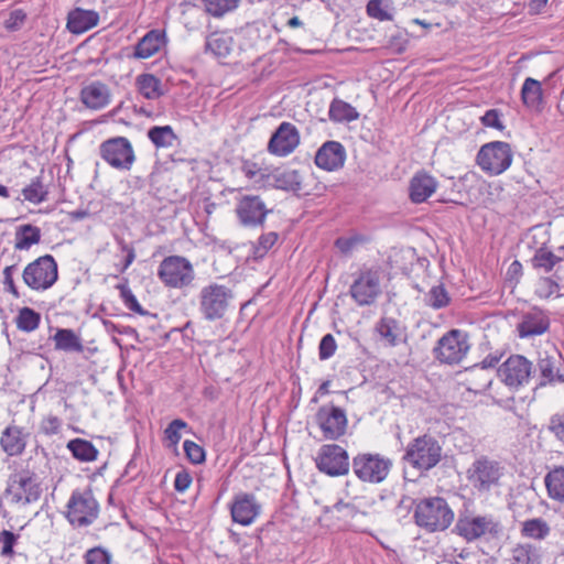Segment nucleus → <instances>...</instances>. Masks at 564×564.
Returning <instances> with one entry per match:
<instances>
[{"instance_id":"1","label":"nucleus","mask_w":564,"mask_h":564,"mask_svg":"<svg viewBox=\"0 0 564 564\" xmlns=\"http://www.w3.org/2000/svg\"><path fill=\"white\" fill-rule=\"evenodd\" d=\"M414 519L427 532L444 531L452 524L454 512L444 498H424L415 506Z\"/></svg>"},{"instance_id":"2","label":"nucleus","mask_w":564,"mask_h":564,"mask_svg":"<svg viewBox=\"0 0 564 564\" xmlns=\"http://www.w3.org/2000/svg\"><path fill=\"white\" fill-rule=\"evenodd\" d=\"M42 491L35 473L22 469L10 475L3 497L10 505L22 508L39 501Z\"/></svg>"},{"instance_id":"3","label":"nucleus","mask_w":564,"mask_h":564,"mask_svg":"<svg viewBox=\"0 0 564 564\" xmlns=\"http://www.w3.org/2000/svg\"><path fill=\"white\" fill-rule=\"evenodd\" d=\"M66 507V519L75 528L93 524L99 514V503L89 488L74 490Z\"/></svg>"},{"instance_id":"4","label":"nucleus","mask_w":564,"mask_h":564,"mask_svg":"<svg viewBox=\"0 0 564 564\" xmlns=\"http://www.w3.org/2000/svg\"><path fill=\"white\" fill-rule=\"evenodd\" d=\"M232 291L218 283H210L199 291V312L208 322L221 319L232 299Z\"/></svg>"},{"instance_id":"5","label":"nucleus","mask_w":564,"mask_h":564,"mask_svg":"<svg viewBox=\"0 0 564 564\" xmlns=\"http://www.w3.org/2000/svg\"><path fill=\"white\" fill-rule=\"evenodd\" d=\"M392 467L390 458L378 453H359L351 460L355 476L364 482L380 484L389 475Z\"/></svg>"},{"instance_id":"6","label":"nucleus","mask_w":564,"mask_h":564,"mask_svg":"<svg viewBox=\"0 0 564 564\" xmlns=\"http://www.w3.org/2000/svg\"><path fill=\"white\" fill-rule=\"evenodd\" d=\"M158 276L167 288L183 289L192 284L195 279V271L186 258L169 256L161 261Z\"/></svg>"},{"instance_id":"7","label":"nucleus","mask_w":564,"mask_h":564,"mask_svg":"<svg viewBox=\"0 0 564 564\" xmlns=\"http://www.w3.org/2000/svg\"><path fill=\"white\" fill-rule=\"evenodd\" d=\"M22 279L34 291H45L53 286L58 279L57 263L53 256L45 254L29 263Z\"/></svg>"},{"instance_id":"8","label":"nucleus","mask_w":564,"mask_h":564,"mask_svg":"<svg viewBox=\"0 0 564 564\" xmlns=\"http://www.w3.org/2000/svg\"><path fill=\"white\" fill-rule=\"evenodd\" d=\"M503 467L487 456L477 458L467 470V479L478 492H488L500 485Z\"/></svg>"},{"instance_id":"9","label":"nucleus","mask_w":564,"mask_h":564,"mask_svg":"<svg viewBox=\"0 0 564 564\" xmlns=\"http://www.w3.org/2000/svg\"><path fill=\"white\" fill-rule=\"evenodd\" d=\"M442 448L432 436H420L409 444L404 460L413 467L429 470L441 459Z\"/></svg>"},{"instance_id":"10","label":"nucleus","mask_w":564,"mask_h":564,"mask_svg":"<svg viewBox=\"0 0 564 564\" xmlns=\"http://www.w3.org/2000/svg\"><path fill=\"white\" fill-rule=\"evenodd\" d=\"M512 163V151L509 143L494 141L484 144L477 154V164L490 175L503 173Z\"/></svg>"},{"instance_id":"11","label":"nucleus","mask_w":564,"mask_h":564,"mask_svg":"<svg viewBox=\"0 0 564 564\" xmlns=\"http://www.w3.org/2000/svg\"><path fill=\"white\" fill-rule=\"evenodd\" d=\"M535 372L533 362L519 354L509 356L497 370L501 381L509 387L530 384Z\"/></svg>"},{"instance_id":"12","label":"nucleus","mask_w":564,"mask_h":564,"mask_svg":"<svg viewBox=\"0 0 564 564\" xmlns=\"http://www.w3.org/2000/svg\"><path fill=\"white\" fill-rule=\"evenodd\" d=\"M314 460L317 469L330 477L345 476L349 473V456L340 445H322Z\"/></svg>"},{"instance_id":"13","label":"nucleus","mask_w":564,"mask_h":564,"mask_svg":"<svg viewBox=\"0 0 564 564\" xmlns=\"http://www.w3.org/2000/svg\"><path fill=\"white\" fill-rule=\"evenodd\" d=\"M99 155L110 166L123 171H129L135 161L132 144L126 137H115L101 142Z\"/></svg>"},{"instance_id":"14","label":"nucleus","mask_w":564,"mask_h":564,"mask_svg":"<svg viewBox=\"0 0 564 564\" xmlns=\"http://www.w3.org/2000/svg\"><path fill=\"white\" fill-rule=\"evenodd\" d=\"M381 274L379 270H361L349 289L351 299L359 306L372 305L381 294Z\"/></svg>"},{"instance_id":"15","label":"nucleus","mask_w":564,"mask_h":564,"mask_svg":"<svg viewBox=\"0 0 564 564\" xmlns=\"http://www.w3.org/2000/svg\"><path fill=\"white\" fill-rule=\"evenodd\" d=\"M455 531L466 541L471 542L487 534L498 535L501 525L492 516H459Z\"/></svg>"},{"instance_id":"16","label":"nucleus","mask_w":564,"mask_h":564,"mask_svg":"<svg viewBox=\"0 0 564 564\" xmlns=\"http://www.w3.org/2000/svg\"><path fill=\"white\" fill-rule=\"evenodd\" d=\"M270 212L259 195H241L235 207L239 224L247 228L263 226Z\"/></svg>"},{"instance_id":"17","label":"nucleus","mask_w":564,"mask_h":564,"mask_svg":"<svg viewBox=\"0 0 564 564\" xmlns=\"http://www.w3.org/2000/svg\"><path fill=\"white\" fill-rule=\"evenodd\" d=\"M468 349L466 336L459 330L453 329L438 340L435 355L441 362L454 365L463 360Z\"/></svg>"},{"instance_id":"18","label":"nucleus","mask_w":564,"mask_h":564,"mask_svg":"<svg viewBox=\"0 0 564 564\" xmlns=\"http://www.w3.org/2000/svg\"><path fill=\"white\" fill-rule=\"evenodd\" d=\"M560 366L561 358L556 354L540 352L536 366H534L536 370L533 378L535 388L564 384V375L561 372Z\"/></svg>"},{"instance_id":"19","label":"nucleus","mask_w":564,"mask_h":564,"mask_svg":"<svg viewBox=\"0 0 564 564\" xmlns=\"http://www.w3.org/2000/svg\"><path fill=\"white\" fill-rule=\"evenodd\" d=\"M550 326L551 319L549 313L542 308L532 307L521 314L520 321L516 326V332L519 338L528 339L547 333Z\"/></svg>"},{"instance_id":"20","label":"nucleus","mask_w":564,"mask_h":564,"mask_svg":"<svg viewBox=\"0 0 564 564\" xmlns=\"http://www.w3.org/2000/svg\"><path fill=\"white\" fill-rule=\"evenodd\" d=\"M300 144V132L291 122H282L272 133L268 151L278 156H286Z\"/></svg>"},{"instance_id":"21","label":"nucleus","mask_w":564,"mask_h":564,"mask_svg":"<svg viewBox=\"0 0 564 564\" xmlns=\"http://www.w3.org/2000/svg\"><path fill=\"white\" fill-rule=\"evenodd\" d=\"M317 421L327 440H338L347 429L345 412L338 406H323L317 412Z\"/></svg>"},{"instance_id":"22","label":"nucleus","mask_w":564,"mask_h":564,"mask_svg":"<svg viewBox=\"0 0 564 564\" xmlns=\"http://www.w3.org/2000/svg\"><path fill=\"white\" fill-rule=\"evenodd\" d=\"M261 512V505L254 495L241 492L235 496L230 506L232 521L241 525H250Z\"/></svg>"},{"instance_id":"23","label":"nucleus","mask_w":564,"mask_h":564,"mask_svg":"<svg viewBox=\"0 0 564 564\" xmlns=\"http://www.w3.org/2000/svg\"><path fill=\"white\" fill-rule=\"evenodd\" d=\"M346 150L338 141H326L315 154V164L325 171H337L344 166Z\"/></svg>"},{"instance_id":"24","label":"nucleus","mask_w":564,"mask_h":564,"mask_svg":"<svg viewBox=\"0 0 564 564\" xmlns=\"http://www.w3.org/2000/svg\"><path fill=\"white\" fill-rule=\"evenodd\" d=\"M437 185V181L425 171L415 173L409 186L411 202L415 204L425 202L435 193Z\"/></svg>"},{"instance_id":"25","label":"nucleus","mask_w":564,"mask_h":564,"mask_svg":"<svg viewBox=\"0 0 564 564\" xmlns=\"http://www.w3.org/2000/svg\"><path fill=\"white\" fill-rule=\"evenodd\" d=\"M166 43L165 32L159 29L149 31L134 46L133 57L138 59L150 58Z\"/></svg>"},{"instance_id":"26","label":"nucleus","mask_w":564,"mask_h":564,"mask_svg":"<svg viewBox=\"0 0 564 564\" xmlns=\"http://www.w3.org/2000/svg\"><path fill=\"white\" fill-rule=\"evenodd\" d=\"M82 102L94 110L101 109L110 102V90L101 82H93L83 87L80 91Z\"/></svg>"},{"instance_id":"27","label":"nucleus","mask_w":564,"mask_h":564,"mask_svg":"<svg viewBox=\"0 0 564 564\" xmlns=\"http://www.w3.org/2000/svg\"><path fill=\"white\" fill-rule=\"evenodd\" d=\"M98 22V12L76 8L68 13L67 29L74 34H80L96 26Z\"/></svg>"},{"instance_id":"28","label":"nucleus","mask_w":564,"mask_h":564,"mask_svg":"<svg viewBox=\"0 0 564 564\" xmlns=\"http://www.w3.org/2000/svg\"><path fill=\"white\" fill-rule=\"evenodd\" d=\"M0 444L3 451L10 455H20L26 445L22 429L15 425L8 426L1 435Z\"/></svg>"},{"instance_id":"29","label":"nucleus","mask_w":564,"mask_h":564,"mask_svg":"<svg viewBox=\"0 0 564 564\" xmlns=\"http://www.w3.org/2000/svg\"><path fill=\"white\" fill-rule=\"evenodd\" d=\"M53 340L56 350L66 352H83L84 350L80 337L70 328H57Z\"/></svg>"},{"instance_id":"30","label":"nucleus","mask_w":564,"mask_h":564,"mask_svg":"<svg viewBox=\"0 0 564 564\" xmlns=\"http://www.w3.org/2000/svg\"><path fill=\"white\" fill-rule=\"evenodd\" d=\"M139 93L147 99L155 100L164 95L162 82L153 74H140L135 78Z\"/></svg>"},{"instance_id":"31","label":"nucleus","mask_w":564,"mask_h":564,"mask_svg":"<svg viewBox=\"0 0 564 564\" xmlns=\"http://www.w3.org/2000/svg\"><path fill=\"white\" fill-rule=\"evenodd\" d=\"M41 241V229L31 224H23L17 227L14 234V249L29 250Z\"/></svg>"},{"instance_id":"32","label":"nucleus","mask_w":564,"mask_h":564,"mask_svg":"<svg viewBox=\"0 0 564 564\" xmlns=\"http://www.w3.org/2000/svg\"><path fill=\"white\" fill-rule=\"evenodd\" d=\"M376 330L389 346L394 347L401 341L402 328L393 317H381L376 325Z\"/></svg>"},{"instance_id":"33","label":"nucleus","mask_w":564,"mask_h":564,"mask_svg":"<svg viewBox=\"0 0 564 564\" xmlns=\"http://www.w3.org/2000/svg\"><path fill=\"white\" fill-rule=\"evenodd\" d=\"M521 99L528 108L540 109L543 102L541 83L531 77L525 78L521 88Z\"/></svg>"},{"instance_id":"34","label":"nucleus","mask_w":564,"mask_h":564,"mask_svg":"<svg viewBox=\"0 0 564 564\" xmlns=\"http://www.w3.org/2000/svg\"><path fill=\"white\" fill-rule=\"evenodd\" d=\"M234 40L224 33H213L205 42V52L216 57H227L232 50Z\"/></svg>"},{"instance_id":"35","label":"nucleus","mask_w":564,"mask_h":564,"mask_svg":"<svg viewBox=\"0 0 564 564\" xmlns=\"http://www.w3.org/2000/svg\"><path fill=\"white\" fill-rule=\"evenodd\" d=\"M561 261H563L561 253L555 254L545 245L538 248L531 258L532 267L535 270L543 271L544 273H550Z\"/></svg>"},{"instance_id":"36","label":"nucleus","mask_w":564,"mask_h":564,"mask_svg":"<svg viewBox=\"0 0 564 564\" xmlns=\"http://www.w3.org/2000/svg\"><path fill=\"white\" fill-rule=\"evenodd\" d=\"M544 481L549 496L554 500L564 502V467H556L549 471Z\"/></svg>"},{"instance_id":"37","label":"nucleus","mask_w":564,"mask_h":564,"mask_svg":"<svg viewBox=\"0 0 564 564\" xmlns=\"http://www.w3.org/2000/svg\"><path fill=\"white\" fill-rule=\"evenodd\" d=\"M148 138L156 148H171L177 135L171 126H154L148 130Z\"/></svg>"},{"instance_id":"38","label":"nucleus","mask_w":564,"mask_h":564,"mask_svg":"<svg viewBox=\"0 0 564 564\" xmlns=\"http://www.w3.org/2000/svg\"><path fill=\"white\" fill-rule=\"evenodd\" d=\"M328 115L329 119L335 122H349L358 119L359 117V113L350 104L340 99H334L332 101Z\"/></svg>"},{"instance_id":"39","label":"nucleus","mask_w":564,"mask_h":564,"mask_svg":"<svg viewBox=\"0 0 564 564\" xmlns=\"http://www.w3.org/2000/svg\"><path fill=\"white\" fill-rule=\"evenodd\" d=\"M274 187L284 191H302V176L296 170H284L273 175Z\"/></svg>"},{"instance_id":"40","label":"nucleus","mask_w":564,"mask_h":564,"mask_svg":"<svg viewBox=\"0 0 564 564\" xmlns=\"http://www.w3.org/2000/svg\"><path fill=\"white\" fill-rule=\"evenodd\" d=\"M67 448L72 452L75 458L82 462H93L98 455V451L93 443L83 438L69 441Z\"/></svg>"},{"instance_id":"41","label":"nucleus","mask_w":564,"mask_h":564,"mask_svg":"<svg viewBox=\"0 0 564 564\" xmlns=\"http://www.w3.org/2000/svg\"><path fill=\"white\" fill-rule=\"evenodd\" d=\"M538 549L531 544H518L511 552V564H539Z\"/></svg>"},{"instance_id":"42","label":"nucleus","mask_w":564,"mask_h":564,"mask_svg":"<svg viewBox=\"0 0 564 564\" xmlns=\"http://www.w3.org/2000/svg\"><path fill=\"white\" fill-rule=\"evenodd\" d=\"M40 322V313L26 306L22 307L15 317L17 327L25 333L35 330L39 327Z\"/></svg>"},{"instance_id":"43","label":"nucleus","mask_w":564,"mask_h":564,"mask_svg":"<svg viewBox=\"0 0 564 564\" xmlns=\"http://www.w3.org/2000/svg\"><path fill=\"white\" fill-rule=\"evenodd\" d=\"M425 303L427 306L434 310H441L449 305L451 295L445 286L440 283L433 285L425 295Z\"/></svg>"},{"instance_id":"44","label":"nucleus","mask_w":564,"mask_h":564,"mask_svg":"<svg viewBox=\"0 0 564 564\" xmlns=\"http://www.w3.org/2000/svg\"><path fill=\"white\" fill-rule=\"evenodd\" d=\"M22 195L25 200L32 204H41L47 199V191L44 188L42 178L36 176L31 180V183L22 189Z\"/></svg>"},{"instance_id":"45","label":"nucleus","mask_w":564,"mask_h":564,"mask_svg":"<svg viewBox=\"0 0 564 564\" xmlns=\"http://www.w3.org/2000/svg\"><path fill=\"white\" fill-rule=\"evenodd\" d=\"M521 532L524 536L541 540L549 534L550 528L544 520L536 518L524 521Z\"/></svg>"},{"instance_id":"46","label":"nucleus","mask_w":564,"mask_h":564,"mask_svg":"<svg viewBox=\"0 0 564 564\" xmlns=\"http://www.w3.org/2000/svg\"><path fill=\"white\" fill-rule=\"evenodd\" d=\"M532 400H533V395H531V397L524 395V397H519V401H517L514 393H512L511 395H508L506 399L497 400V403L500 406L512 411L519 417H522L527 410V406L529 405V403Z\"/></svg>"},{"instance_id":"47","label":"nucleus","mask_w":564,"mask_h":564,"mask_svg":"<svg viewBox=\"0 0 564 564\" xmlns=\"http://www.w3.org/2000/svg\"><path fill=\"white\" fill-rule=\"evenodd\" d=\"M206 11L213 17H223L235 10L239 0H203Z\"/></svg>"},{"instance_id":"48","label":"nucleus","mask_w":564,"mask_h":564,"mask_svg":"<svg viewBox=\"0 0 564 564\" xmlns=\"http://www.w3.org/2000/svg\"><path fill=\"white\" fill-rule=\"evenodd\" d=\"M278 238L279 236L274 231L261 235L257 245L253 247V257L256 259L263 258L267 252L275 245Z\"/></svg>"},{"instance_id":"49","label":"nucleus","mask_w":564,"mask_h":564,"mask_svg":"<svg viewBox=\"0 0 564 564\" xmlns=\"http://www.w3.org/2000/svg\"><path fill=\"white\" fill-rule=\"evenodd\" d=\"M117 288L120 291V297L123 301L127 308L140 315H149V313L144 311L142 306L139 304L137 297L134 296V294L132 293L128 285L119 284Z\"/></svg>"},{"instance_id":"50","label":"nucleus","mask_w":564,"mask_h":564,"mask_svg":"<svg viewBox=\"0 0 564 564\" xmlns=\"http://www.w3.org/2000/svg\"><path fill=\"white\" fill-rule=\"evenodd\" d=\"M560 290L558 283L550 276L540 278L536 288L535 295L540 299H550Z\"/></svg>"},{"instance_id":"51","label":"nucleus","mask_w":564,"mask_h":564,"mask_svg":"<svg viewBox=\"0 0 564 564\" xmlns=\"http://www.w3.org/2000/svg\"><path fill=\"white\" fill-rule=\"evenodd\" d=\"M84 558L85 564H111V554L100 546L89 549Z\"/></svg>"},{"instance_id":"52","label":"nucleus","mask_w":564,"mask_h":564,"mask_svg":"<svg viewBox=\"0 0 564 564\" xmlns=\"http://www.w3.org/2000/svg\"><path fill=\"white\" fill-rule=\"evenodd\" d=\"M19 540V534H15L12 531L3 530L0 533V543H1V555L4 557H11L14 554L13 547Z\"/></svg>"},{"instance_id":"53","label":"nucleus","mask_w":564,"mask_h":564,"mask_svg":"<svg viewBox=\"0 0 564 564\" xmlns=\"http://www.w3.org/2000/svg\"><path fill=\"white\" fill-rule=\"evenodd\" d=\"M187 427V423L181 419L173 420L164 431L165 438L170 445H177L181 440V430Z\"/></svg>"},{"instance_id":"54","label":"nucleus","mask_w":564,"mask_h":564,"mask_svg":"<svg viewBox=\"0 0 564 564\" xmlns=\"http://www.w3.org/2000/svg\"><path fill=\"white\" fill-rule=\"evenodd\" d=\"M337 349L335 337L332 334H326L322 337L318 345V357L321 360H327L334 356Z\"/></svg>"},{"instance_id":"55","label":"nucleus","mask_w":564,"mask_h":564,"mask_svg":"<svg viewBox=\"0 0 564 564\" xmlns=\"http://www.w3.org/2000/svg\"><path fill=\"white\" fill-rule=\"evenodd\" d=\"M186 457L193 464H200L205 460V452L202 446L193 441L186 440L183 444Z\"/></svg>"},{"instance_id":"56","label":"nucleus","mask_w":564,"mask_h":564,"mask_svg":"<svg viewBox=\"0 0 564 564\" xmlns=\"http://www.w3.org/2000/svg\"><path fill=\"white\" fill-rule=\"evenodd\" d=\"M367 13L370 18L379 21H391L392 14L389 13L383 7L381 0H370L367 4Z\"/></svg>"},{"instance_id":"57","label":"nucleus","mask_w":564,"mask_h":564,"mask_svg":"<svg viewBox=\"0 0 564 564\" xmlns=\"http://www.w3.org/2000/svg\"><path fill=\"white\" fill-rule=\"evenodd\" d=\"M17 270V265H8L3 270V285L4 290L11 293L15 299H20V293L14 284L13 273Z\"/></svg>"},{"instance_id":"58","label":"nucleus","mask_w":564,"mask_h":564,"mask_svg":"<svg viewBox=\"0 0 564 564\" xmlns=\"http://www.w3.org/2000/svg\"><path fill=\"white\" fill-rule=\"evenodd\" d=\"M26 19L23 10L17 9L10 12L9 18L4 22V28L10 31H15L21 28Z\"/></svg>"},{"instance_id":"59","label":"nucleus","mask_w":564,"mask_h":564,"mask_svg":"<svg viewBox=\"0 0 564 564\" xmlns=\"http://www.w3.org/2000/svg\"><path fill=\"white\" fill-rule=\"evenodd\" d=\"M549 430L555 435L556 438L564 443V413L555 414L551 417Z\"/></svg>"},{"instance_id":"60","label":"nucleus","mask_w":564,"mask_h":564,"mask_svg":"<svg viewBox=\"0 0 564 564\" xmlns=\"http://www.w3.org/2000/svg\"><path fill=\"white\" fill-rule=\"evenodd\" d=\"M481 122L486 127L495 128L498 130L503 129V124L500 120L499 111L497 109H490L486 111L481 117Z\"/></svg>"},{"instance_id":"61","label":"nucleus","mask_w":564,"mask_h":564,"mask_svg":"<svg viewBox=\"0 0 564 564\" xmlns=\"http://www.w3.org/2000/svg\"><path fill=\"white\" fill-rule=\"evenodd\" d=\"M192 484V476L185 469L178 471L175 476L174 488L178 492H184Z\"/></svg>"},{"instance_id":"62","label":"nucleus","mask_w":564,"mask_h":564,"mask_svg":"<svg viewBox=\"0 0 564 564\" xmlns=\"http://www.w3.org/2000/svg\"><path fill=\"white\" fill-rule=\"evenodd\" d=\"M121 249L122 251L127 252V256L122 264V268L120 269V273L124 272L135 259V251L132 247L121 242Z\"/></svg>"},{"instance_id":"63","label":"nucleus","mask_w":564,"mask_h":564,"mask_svg":"<svg viewBox=\"0 0 564 564\" xmlns=\"http://www.w3.org/2000/svg\"><path fill=\"white\" fill-rule=\"evenodd\" d=\"M507 275L510 279H519L522 275V264L520 261L514 260L508 268Z\"/></svg>"},{"instance_id":"64","label":"nucleus","mask_w":564,"mask_h":564,"mask_svg":"<svg viewBox=\"0 0 564 564\" xmlns=\"http://www.w3.org/2000/svg\"><path fill=\"white\" fill-rule=\"evenodd\" d=\"M501 359V355H488L482 361H481V369L487 368H494L496 367Z\"/></svg>"}]
</instances>
